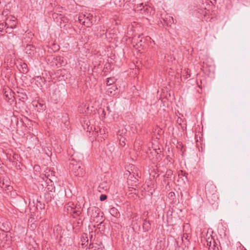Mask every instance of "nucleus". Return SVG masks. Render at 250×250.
Returning <instances> with one entry per match:
<instances>
[{
	"mask_svg": "<svg viewBox=\"0 0 250 250\" xmlns=\"http://www.w3.org/2000/svg\"><path fill=\"white\" fill-rule=\"evenodd\" d=\"M109 189V185L106 182H103L99 185L98 188V190L102 192L104 191H106Z\"/></svg>",
	"mask_w": 250,
	"mask_h": 250,
	"instance_id": "nucleus-11",
	"label": "nucleus"
},
{
	"mask_svg": "<svg viewBox=\"0 0 250 250\" xmlns=\"http://www.w3.org/2000/svg\"><path fill=\"white\" fill-rule=\"evenodd\" d=\"M70 213L72 214L74 217H75L77 216H79L81 214V210L80 209L76 210L74 208L73 210L70 211Z\"/></svg>",
	"mask_w": 250,
	"mask_h": 250,
	"instance_id": "nucleus-16",
	"label": "nucleus"
},
{
	"mask_svg": "<svg viewBox=\"0 0 250 250\" xmlns=\"http://www.w3.org/2000/svg\"><path fill=\"white\" fill-rule=\"evenodd\" d=\"M216 186L211 182H208L205 186V192L208 201L214 204L218 200Z\"/></svg>",
	"mask_w": 250,
	"mask_h": 250,
	"instance_id": "nucleus-1",
	"label": "nucleus"
},
{
	"mask_svg": "<svg viewBox=\"0 0 250 250\" xmlns=\"http://www.w3.org/2000/svg\"><path fill=\"white\" fill-rule=\"evenodd\" d=\"M206 242L208 250H219L220 245H218L214 239L211 238L210 241H209L208 239Z\"/></svg>",
	"mask_w": 250,
	"mask_h": 250,
	"instance_id": "nucleus-8",
	"label": "nucleus"
},
{
	"mask_svg": "<svg viewBox=\"0 0 250 250\" xmlns=\"http://www.w3.org/2000/svg\"><path fill=\"white\" fill-rule=\"evenodd\" d=\"M188 236L187 234H183V237L185 238L186 239H188Z\"/></svg>",
	"mask_w": 250,
	"mask_h": 250,
	"instance_id": "nucleus-28",
	"label": "nucleus"
},
{
	"mask_svg": "<svg viewBox=\"0 0 250 250\" xmlns=\"http://www.w3.org/2000/svg\"><path fill=\"white\" fill-rule=\"evenodd\" d=\"M6 33H11V31L7 30V28L6 26L5 22L0 23V34L1 35H4Z\"/></svg>",
	"mask_w": 250,
	"mask_h": 250,
	"instance_id": "nucleus-12",
	"label": "nucleus"
},
{
	"mask_svg": "<svg viewBox=\"0 0 250 250\" xmlns=\"http://www.w3.org/2000/svg\"><path fill=\"white\" fill-rule=\"evenodd\" d=\"M150 223L148 221H147L146 219L144 220L143 228L145 231H146L149 230L150 229Z\"/></svg>",
	"mask_w": 250,
	"mask_h": 250,
	"instance_id": "nucleus-14",
	"label": "nucleus"
},
{
	"mask_svg": "<svg viewBox=\"0 0 250 250\" xmlns=\"http://www.w3.org/2000/svg\"><path fill=\"white\" fill-rule=\"evenodd\" d=\"M21 67L22 68V73H25L27 72V65L26 63H23L21 64Z\"/></svg>",
	"mask_w": 250,
	"mask_h": 250,
	"instance_id": "nucleus-18",
	"label": "nucleus"
},
{
	"mask_svg": "<svg viewBox=\"0 0 250 250\" xmlns=\"http://www.w3.org/2000/svg\"><path fill=\"white\" fill-rule=\"evenodd\" d=\"M13 37L15 38V39L17 40V42H16V43H18L19 41V38L18 36H16V35H13Z\"/></svg>",
	"mask_w": 250,
	"mask_h": 250,
	"instance_id": "nucleus-25",
	"label": "nucleus"
},
{
	"mask_svg": "<svg viewBox=\"0 0 250 250\" xmlns=\"http://www.w3.org/2000/svg\"><path fill=\"white\" fill-rule=\"evenodd\" d=\"M171 174H172V171L171 170H169V171H167V175H170Z\"/></svg>",
	"mask_w": 250,
	"mask_h": 250,
	"instance_id": "nucleus-27",
	"label": "nucleus"
},
{
	"mask_svg": "<svg viewBox=\"0 0 250 250\" xmlns=\"http://www.w3.org/2000/svg\"><path fill=\"white\" fill-rule=\"evenodd\" d=\"M126 133V129L125 128H123L122 129L118 130L117 135L121 136V137H123V135H124Z\"/></svg>",
	"mask_w": 250,
	"mask_h": 250,
	"instance_id": "nucleus-17",
	"label": "nucleus"
},
{
	"mask_svg": "<svg viewBox=\"0 0 250 250\" xmlns=\"http://www.w3.org/2000/svg\"><path fill=\"white\" fill-rule=\"evenodd\" d=\"M175 194L174 192H170L169 193V195L170 196V197H172L173 196H174Z\"/></svg>",
	"mask_w": 250,
	"mask_h": 250,
	"instance_id": "nucleus-26",
	"label": "nucleus"
},
{
	"mask_svg": "<svg viewBox=\"0 0 250 250\" xmlns=\"http://www.w3.org/2000/svg\"><path fill=\"white\" fill-rule=\"evenodd\" d=\"M132 178H133V177L132 176H130V180H131L132 181H134L133 179H132Z\"/></svg>",
	"mask_w": 250,
	"mask_h": 250,
	"instance_id": "nucleus-31",
	"label": "nucleus"
},
{
	"mask_svg": "<svg viewBox=\"0 0 250 250\" xmlns=\"http://www.w3.org/2000/svg\"><path fill=\"white\" fill-rule=\"evenodd\" d=\"M120 141V144L121 146H124L125 145V139L124 137H121V138H119Z\"/></svg>",
	"mask_w": 250,
	"mask_h": 250,
	"instance_id": "nucleus-20",
	"label": "nucleus"
},
{
	"mask_svg": "<svg viewBox=\"0 0 250 250\" xmlns=\"http://www.w3.org/2000/svg\"><path fill=\"white\" fill-rule=\"evenodd\" d=\"M6 97V100L10 104L14 102V97L13 93H11L10 91H6L4 93Z\"/></svg>",
	"mask_w": 250,
	"mask_h": 250,
	"instance_id": "nucleus-10",
	"label": "nucleus"
},
{
	"mask_svg": "<svg viewBox=\"0 0 250 250\" xmlns=\"http://www.w3.org/2000/svg\"><path fill=\"white\" fill-rule=\"evenodd\" d=\"M11 188H12V187H10V186H8V190L10 189Z\"/></svg>",
	"mask_w": 250,
	"mask_h": 250,
	"instance_id": "nucleus-30",
	"label": "nucleus"
},
{
	"mask_svg": "<svg viewBox=\"0 0 250 250\" xmlns=\"http://www.w3.org/2000/svg\"><path fill=\"white\" fill-rule=\"evenodd\" d=\"M93 15L90 13L82 14L79 17V21L86 27H90L92 24Z\"/></svg>",
	"mask_w": 250,
	"mask_h": 250,
	"instance_id": "nucleus-5",
	"label": "nucleus"
},
{
	"mask_svg": "<svg viewBox=\"0 0 250 250\" xmlns=\"http://www.w3.org/2000/svg\"><path fill=\"white\" fill-rule=\"evenodd\" d=\"M149 151L150 153L149 154V157L150 159H156V160H158L159 159L160 155H159V154L161 152L160 148H156L152 147L151 148L149 149Z\"/></svg>",
	"mask_w": 250,
	"mask_h": 250,
	"instance_id": "nucleus-7",
	"label": "nucleus"
},
{
	"mask_svg": "<svg viewBox=\"0 0 250 250\" xmlns=\"http://www.w3.org/2000/svg\"><path fill=\"white\" fill-rule=\"evenodd\" d=\"M87 213L92 218L94 221L101 224L102 222L103 216L100 215V209L95 207L90 208L88 209Z\"/></svg>",
	"mask_w": 250,
	"mask_h": 250,
	"instance_id": "nucleus-4",
	"label": "nucleus"
},
{
	"mask_svg": "<svg viewBox=\"0 0 250 250\" xmlns=\"http://www.w3.org/2000/svg\"><path fill=\"white\" fill-rule=\"evenodd\" d=\"M140 41L141 42H142V39L140 40Z\"/></svg>",
	"mask_w": 250,
	"mask_h": 250,
	"instance_id": "nucleus-34",
	"label": "nucleus"
},
{
	"mask_svg": "<svg viewBox=\"0 0 250 250\" xmlns=\"http://www.w3.org/2000/svg\"><path fill=\"white\" fill-rule=\"evenodd\" d=\"M143 3H142L139 4V6H140V7L143 6Z\"/></svg>",
	"mask_w": 250,
	"mask_h": 250,
	"instance_id": "nucleus-29",
	"label": "nucleus"
},
{
	"mask_svg": "<svg viewBox=\"0 0 250 250\" xmlns=\"http://www.w3.org/2000/svg\"><path fill=\"white\" fill-rule=\"evenodd\" d=\"M133 177H134V176ZM133 178H134V180H137V178L136 177H133Z\"/></svg>",
	"mask_w": 250,
	"mask_h": 250,
	"instance_id": "nucleus-33",
	"label": "nucleus"
},
{
	"mask_svg": "<svg viewBox=\"0 0 250 250\" xmlns=\"http://www.w3.org/2000/svg\"><path fill=\"white\" fill-rule=\"evenodd\" d=\"M114 83V79L111 78H108L106 80V84L108 85H110Z\"/></svg>",
	"mask_w": 250,
	"mask_h": 250,
	"instance_id": "nucleus-21",
	"label": "nucleus"
},
{
	"mask_svg": "<svg viewBox=\"0 0 250 250\" xmlns=\"http://www.w3.org/2000/svg\"><path fill=\"white\" fill-rule=\"evenodd\" d=\"M46 249L47 250H48V247H47V248H46Z\"/></svg>",
	"mask_w": 250,
	"mask_h": 250,
	"instance_id": "nucleus-36",
	"label": "nucleus"
},
{
	"mask_svg": "<svg viewBox=\"0 0 250 250\" xmlns=\"http://www.w3.org/2000/svg\"><path fill=\"white\" fill-rule=\"evenodd\" d=\"M237 245L238 246L240 250H243V249L244 248V246H242L239 242L237 243Z\"/></svg>",
	"mask_w": 250,
	"mask_h": 250,
	"instance_id": "nucleus-24",
	"label": "nucleus"
},
{
	"mask_svg": "<svg viewBox=\"0 0 250 250\" xmlns=\"http://www.w3.org/2000/svg\"><path fill=\"white\" fill-rule=\"evenodd\" d=\"M4 22L7 28V30L11 31V33L12 32V29L15 28L18 24L17 18L11 15L8 16L6 18Z\"/></svg>",
	"mask_w": 250,
	"mask_h": 250,
	"instance_id": "nucleus-6",
	"label": "nucleus"
},
{
	"mask_svg": "<svg viewBox=\"0 0 250 250\" xmlns=\"http://www.w3.org/2000/svg\"><path fill=\"white\" fill-rule=\"evenodd\" d=\"M141 38L140 36L138 37V38L140 39Z\"/></svg>",
	"mask_w": 250,
	"mask_h": 250,
	"instance_id": "nucleus-35",
	"label": "nucleus"
},
{
	"mask_svg": "<svg viewBox=\"0 0 250 250\" xmlns=\"http://www.w3.org/2000/svg\"><path fill=\"white\" fill-rule=\"evenodd\" d=\"M81 241L82 242V245H85V243L86 242V243H88V240L87 239V237H85L84 236H82V238H81Z\"/></svg>",
	"mask_w": 250,
	"mask_h": 250,
	"instance_id": "nucleus-22",
	"label": "nucleus"
},
{
	"mask_svg": "<svg viewBox=\"0 0 250 250\" xmlns=\"http://www.w3.org/2000/svg\"><path fill=\"white\" fill-rule=\"evenodd\" d=\"M109 212L112 216L114 217H117L119 214V212H118L117 209L115 208H111L110 209Z\"/></svg>",
	"mask_w": 250,
	"mask_h": 250,
	"instance_id": "nucleus-15",
	"label": "nucleus"
},
{
	"mask_svg": "<svg viewBox=\"0 0 250 250\" xmlns=\"http://www.w3.org/2000/svg\"><path fill=\"white\" fill-rule=\"evenodd\" d=\"M89 122L86 123V125L87 126V128L84 127L85 129H87V131L90 132L92 130L93 132V135L96 137V139L98 141H102L106 137V131L104 128H103L102 126H94V130H93L92 127L88 125Z\"/></svg>",
	"mask_w": 250,
	"mask_h": 250,
	"instance_id": "nucleus-3",
	"label": "nucleus"
},
{
	"mask_svg": "<svg viewBox=\"0 0 250 250\" xmlns=\"http://www.w3.org/2000/svg\"><path fill=\"white\" fill-rule=\"evenodd\" d=\"M107 198V196L105 194H102L100 197V200L101 201H104Z\"/></svg>",
	"mask_w": 250,
	"mask_h": 250,
	"instance_id": "nucleus-23",
	"label": "nucleus"
},
{
	"mask_svg": "<svg viewBox=\"0 0 250 250\" xmlns=\"http://www.w3.org/2000/svg\"><path fill=\"white\" fill-rule=\"evenodd\" d=\"M81 163L72 160L69 165L70 173L76 177H82L84 174V171L81 166Z\"/></svg>",
	"mask_w": 250,
	"mask_h": 250,
	"instance_id": "nucleus-2",
	"label": "nucleus"
},
{
	"mask_svg": "<svg viewBox=\"0 0 250 250\" xmlns=\"http://www.w3.org/2000/svg\"><path fill=\"white\" fill-rule=\"evenodd\" d=\"M67 210L68 211H71V210H73V208H74V205L73 203L72 202H69L67 204Z\"/></svg>",
	"mask_w": 250,
	"mask_h": 250,
	"instance_id": "nucleus-19",
	"label": "nucleus"
},
{
	"mask_svg": "<svg viewBox=\"0 0 250 250\" xmlns=\"http://www.w3.org/2000/svg\"><path fill=\"white\" fill-rule=\"evenodd\" d=\"M3 2L5 3V7L6 10H10L13 6V5L15 4L14 0L12 2V0H2Z\"/></svg>",
	"mask_w": 250,
	"mask_h": 250,
	"instance_id": "nucleus-13",
	"label": "nucleus"
},
{
	"mask_svg": "<svg viewBox=\"0 0 250 250\" xmlns=\"http://www.w3.org/2000/svg\"><path fill=\"white\" fill-rule=\"evenodd\" d=\"M35 49L34 46L27 44L25 48V52L29 56H32L34 54Z\"/></svg>",
	"mask_w": 250,
	"mask_h": 250,
	"instance_id": "nucleus-9",
	"label": "nucleus"
},
{
	"mask_svg": "<svg viewBox=\"0 0 250 250\" xmlns=\"http://www.w3.org/2000/svg\"><path fill=\"white\" fill-rule=\"evenodd\" d=\"M169 18L171 19V20L173 22V18L172 17H169Z\"/></svg>",
	"mask_w": 250,
	"mask_h": 250,
	"instance_id": "nucleus-32",
	"label": "nucleus"
}]
</instances>
